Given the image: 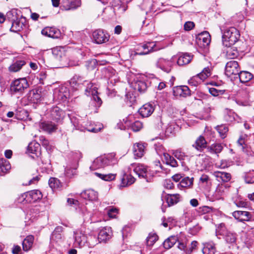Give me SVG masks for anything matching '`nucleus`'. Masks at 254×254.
<instances>
[{
    "mask_svg": "<svg viewBox=\"0 0 254 254\" xmlns=\"http://www.w3.org/2000/svg\"><path fill=\"white\" fill-rule=\"evenodd\" d=\"M225 92V90H220L215 88H210L209 92L213 96H217L223 94Z\"/></svg>",
    "mask_w": 254,
    "mask_h": 254,
    "instance_id": "nucleus-51",
    "label": "nucleus"
},
{
    "mask_svg": "<svg viewBox=\"0 0 254 254\" xmlns=\"http://www.w3.org/2000/svg\"><path fill=\"white\" fill-rule=\"evenodd\" d=\"M92 96V99L95 102V106L98 108L100 107L102 104V101L98 96V92H97V93L94 94Z\"/></svg>",
    "mask_w": 254,
    "mask_h": 254,
    "instance_id": "nucleus-53",
    "label": "nucleus"
},
{
    "mask_svg": "<svg viewBox=\"0 0 254 254\" xmlns=\"http://www.w3.org/2000/svg\"><path fill=\"white\" fill-rule=\"evenodd\" d=\"M41 98V91L38 89L31 90L28 93V100L33 103H37L40 102Z\"/></svg>",
    "mask_w": 254,
    "mask_h": 254,
    "instance_id": "nucleus-28",
    "label": "nucleus"
},
{
    "mask_svg": "<svg viewBox=\"0 0 254 254\" xmlns=\"http://www.w3.org/2000/svg\"><path fill=\"white\" fill-rule=\"evenodd\" d=\"M49 185L52 189L59 188L61 186L60 180L56 178H51L49 180Z\"/></svg>",
    "mask_w": 254,
    "mask_h": 254,
    "instance_id": "nucleus-46",
    "label": "nucleus"
},
{
    "mask_svg": "<svg viewBox=\"0 0 254 254\" xmlns=\"http://www.w3.org/2000/svg\"><path fill=\"white\" fill-rule=\"evenodd\" d=\"M80 5V0H63V6L67 10L75 9Z\"/></svg>",
    "mask_w": 254,
    "mask_h": 254,
    "instance_id": "nucleus-25",
    "label": "nucleus"
},
{
    "mask_svg": "<svg viewBox=\"0 0 254 254\" xmlns=\"http://www.w3.org/2000/svg\"><path fill=\"white\" fill-rule=\"evenodd\" d=\"M197 245V242L196 241H193L191 242L190 244V246L188 248L187 250V254H190L191 252L194 250Z\"/></svg>",
    "mask_w": 254,
    "mask_h": 254,
    "instance_id": "nucleus-62",
    "label": "nucleus"
},
{
    "mask_svg": "<svg viewBox=\"0 0 254 254\" xmlns=\"http://www.w3.org/2000/svg\"><path fill=\"white\" fill-rule=\"evenodd\" d=\"M11 169V165L9 162L4 158L0 159V173L3 174L9 172Z\"/></svg>",
    "mask_w": 254,
    "mask_h": 254,
    "instance_id": "nucleus-34",
    "label": "nucleus"
},
{
    "mask_svg": "<svg viewBox=\"0 0 254 254\" xmlns=\"http://www.w3.org/2000/svg\"><path fill=\"white\" fill-rule=\"evenodd\" d=\"M134 155L138 158H141L144 153V146L141 143H136L133 146Z\"/></svg>",
    "mask_w": 254,
    "mask_h": 254,
    "instance_id": "nucleus-37",
    "label": "nucleus"
},
{
    "mask_svg": "<svg viewBox=\"0 0 254 254\" xmlns=\"http://www.w3.org/2000/svg\"><path fill=\"white\" fill-rule=\"evenodd\" d=\"M118 213V210L116 208H109L108 210V214L111 218H114Z\"/></svg>",
    "mask_w": 254,
    "mask_h": 254,
    "instance_id": "nucleus-61",
    "label": "nucleus"
},
{
    "mask_svg": "<svg viewBox=\"0 0 254 254\" xmlns=\"http://www.w3.org/2000/svg\"><path fill=\"white\" fill-rule=\"evenodd\" d=\"M154 111V106L150 103H146L139 109L138 112L143 118H147L149 117Z\"/></svg>",
    "mask_w": 254,
    "mask_h": 254,
    "instance_id": "nucleus-18",
    "label": "nucleus"
},
{
    "mask_svg": "<svg viewBox=\"0 0 254 254\" xmlns=\"http://www.w3.org/2000/svg\"><path fill=\"white\" fill-rule=\"evenodd\" d=\"M247 137V135H241L239 138V139L237 141V143L238 144L242 147V149L243 150H244V148H245V147H244V145H245V138Z\"/></svg>",
    "mask_w": 254,
    "mask_h": 254,
    "instance_id": "nucleus-63",
    "label": "nucleus"
},
{
    "mask_svg": "<svg viewBox=\"0 0 254 254\" xmlns=\"http://www.w3.org/2000/svg\"><path fill=\"white\" fill-rule=\"evenodd\" d=\"M17 9H12L6 13V17L10 22H13L18 18V14Z\"/></svg>",
    "mask_w": 254,
    "mask_h": 254,
    "instance_id": "nucleus-44",
    "label": "nucleus"
},
{
    "mask_svg": "<svg viewBox=\"0 0 254 254\" xmlns=\"http://www.w3.org/2000/svg\"><path fill=\"white\" fill-rule=\"evenodd\" d=\"M40 142L42 145L47 149L50 150L51 146L49 144V141L45 137L41 136L40 137Z\"/></svg>",
    "mask_w": 254,
    "mask_h": 254,
    "instance_id": "nucleus-57",
    "label": "nucleus"
},
{
    "mask_svg": "<svg viewBox=\"0 0 254 254\" xmlns=\"http://www.w3.org/2000/svg\"><path fill=\"white\" fill-rule=\"evenodd\" d=\"M41 33L52 38H59L61 36L60 30L55 27H46L42 29Z\"/></svg>",
    "mask_w": 254,
    "mask_h": 254,
    "instance_id": "nucleus-15",
    "label": "nucleus"
},
{
    "mask_svg": "<svg viewBox=\"0 0 254 254\" xmlns=\"http://www.w3.org/2000/svg\"><path fill=\"white\" fill-rule=\"evenodd\" d=\"M173 154L176 158L180 160H183L187 157L184 152L179 149L174 151Z\"/></svg>",
    "mask_w": 254,
    "mask_h": 254,
    "instance_id": "nucleus-54",
    "label": "nucleus"
},
{
    "mask_svg": "<svg viewBox=\"0 0 254 254\" xmlns=\"http://www.w3.org/2000/svg\"><path fill=\"white\" fill-rule=\"evenodd\" d=\"M155 46L154 42H147L144 44H139L135 49V55H145L149 54L150 52L154 51V48Z\"/></svg>",
    "mask_w": 254,
    "mask_h": 254,
    "instance_id": "nucleus-11",
    "label": "nucleus"
},
{
    "mask_svg": "<svg viewBox=\"0 0 254 254\" xmlns=\"http://www.w3.org/2000/svg\"><path fill=\"white\" fill-rule=\"evenodd\" d=\"M40 148V144L37 142L33 141L30 142L27 147V151L29 153L36 154L38 152Z\"/></svg>",
    "mask_w": 254,
    "mask_h": 254,
    "instance_id": "nucleus-42",
    "label": "nucleus"
},
{
    "mask_svg": "<svg viewBox=\"0 0 254 254\" xmlns=\"http://www.w3.org/2000/svg\"><path fill=\"white\" fill-rule=\"evenodd\" d=\"M215 252L216 249L213 243H207L204 245L202 249L203 254H214Z\"/></svg>",
    "mask_w": 254,
    "mask_h": 254,
    "instance_id": "nucleus-39",
    "label": "nucleus"
},
{
    "mask_svg": "<svg viewBox=\"0 0 254 254\" xmlns=\"http://www.w3.org/2000/svg\"><path fill=\"white\" fill-rule=\"evenodd\" d=\"M240 67L238 63L235 61L228 62L225 66V74L228 77L238 76L240 73ZM235 78V76H234Z\"/></svg>",
    "mask_w": 254,
    "mask_h": 254,
    "instance_id": "nucleus-10",
    "label": "nucleus"
},
{
    "mask_svg": "<svg viewBox=\"0 0 254 254\" xmlns=\"http://www.w3.org/2000/svg\"><path fill=\"white\" fill-rule=\"evenodd\" d=\"M65 116V113L64 111L57 106L52 108L49 113V118L57 124L61 123Z\"/></svg>",
    "mask_w": 254,
    "mask_h": 254,
    "instance_id": "nucleus-7",
    "label": "nucleus"
},
{
    "mask_svg": "<svg viewBox=\"0 0 254 254\" xmlns=\"http://www.w3.org/2000/svg\"><path fill=\"white\" fill-rule=\"evenodd\" d=\"M239 38V32L236 28L233 27L228 28L222 36L223 45L226 47H230L238 41Z\"/></svg>",
    "mask_w": 254,
    "mask_h": 254,
    "instance_id": "nucleus-3",
    "label": "nucleus"
},
{
    "mask_svg": "<svg viewBox=\"0 0 254 254\" xmlns=\"http://www.w3.org/2000/svg\"><path fill=\"white\" fill-rule=\"evenodd\" d=\"M134 182L135 179L132 176L125 174L122 178L121 186L125 187L132 184Z\"/></svg>",
    "mask_w": 254,
    "mask_h": 254,
    "instance_id": "nucleus-38",
    "label": "nucleus"
},
{
    "mask_svg": "<svg viewBox=\"0 0 254 254\" xmlns=\"http://www.w3.org/2000/svg\"><path fill=\"white\" fill-rule=\"evenodd\" d=\"M112 233L110 227H105L100 230L98 236L99 242H106L112 237Z\"/></svg>",
    "mask_w": 254,
    "mask_h": 254,
    "instance_id": "nucleus-24",
    "label": "nucleus"
},
{
    "mask_svg": "<svg viewBox=\"0 0 254 254\" xmlns=\"http://www.w3.org/2000/svg\"><path fill=\"white\" fill-rule=\"evenodd\" d=\"M75 242L79 244V246L84 245L85 241L88 244L89 247H93L97 244V239L95 236H90L86 240L85 236L84 235H80L76 234L75 236Z\"/></svg>",
    "mask_w": 254,
    "mask_h": 254,
    "instance_id": "nucleus-12",
    "label": "nucleus"
},
{
    "mask_svg": "<svg viewBox=\"0 0 254 254\" xmlns=\"http://www.w3.org/2000/svg\"><path fill=\"white\" fill-rule=\"evenodd\" d=\"M227 55L230 58L234 59L238 56V52L236 49L229 47V49L227 51Z\"/></svg>",
    "mask_w": 254,
    "mask_h": 254,
    "instance_id": "nucleus-52",
    "label": "nucleus"
},
{
    "mask_svg": "<svg viewBox=\"0 0 254 254\" xmlns=\"http://www.w3.org/2000/svg\"><path fill=\"white\" fill-rule=\"evenodd\" d=\"M81 197L89 201H96L98 199V193L92 189H88L80 193Z\"/></svg>",
    "mask_w": 254,
    "mask_h": 254,
    "instance_id": "nucleus-22",
    "label": "nucleus"
},
{
    "mask_svg": "<svg viewBox=\"0 0 254 254\" xmlns=\"http://www.w3.org/2000/svg\"><path fill=\"white\" fill-rule=\"evenodd\" d=\"M210 75L211 73L210 68L208 67H205L201 72L192 76L189 80V84L190 86L195 87L202 82L208 76H210Z\"/></svg>",
    "mask_w": 254,
    "mask_h": 254,
    "instance_id": "nucleus-5",
    "label": "nucleus"
},
{
    "mask_svg": "<svg viewBox=\"0 0 254 254\" xmlns=\"http://www.w3.org/2000/svg\"><path fill=\"white\" fill-rule=\"evenodd\" d=\"M216 235L222 236L225 242L232 247L237 246V234L227 229L224 223L219 224L216 229Z\"/></svg>",
    "mask_w": 254,
    "mask_h": 254,
    "instance_id": "nucleus-2",
    "label": "nucleus"
},
{
    "mask_svg": "<svg viewBox=\"0 0 254 254\" xmlns=\"http://www.w3.org/2000/svg\"><path fill=\"white\" fill-rule=\"evenodd\" d=\"M29 84L25 78L17 79L13 81L10 85L11 90L14 92H22L28 87Z\"/></svg>",
    "mask_w": 254,
    "mask_h": 254,
    "instance_id": "nucleus-9",
    "label": "nucleus"
},
{
    "mask_svg": "<svg viewBox=\"0 0 254 254\" xmlns=\"http://www.w3.org/2000/svg\"><path fill=\"white\" fill-rule=\"evenodd\" d=\"M108 160L104 158L103 156H101L96 158L93 162L90 168L92 170H95L98 169L103 168L108 166Z\"/></svg>",
    "mask_w": 254,
    "mask_h": 254,
    "instance_id": "nucleus-21",
    "label": "nucleus"
},
{
    "mask_svg": "<svg viewBox=\"0 0 254 254\" xmlns=\"http://www.w3.org/2000/svg\"><path fill=\"white\" fill-rule=\"evenodd\" d=\"M11 27L10 30L13 32H18L24 28L26 26V18L21 16L20 17L11 22Z\"/></svg>",
    "mask_w": 254,
    "mask_h": 254,
    "instance_id": "nucleus-14",
    "label": "nucleus"
},
{
    "mask_svg": "<svg viewBox=\"0 0 254 254\" xmlns=\"http://www.w3.org/2000/svg\"><path fill=\"white\" fill-rule=\"evenodd\" d=\"M158 237L155 233H150L146 239V245L152 246L157 241Z\"/></svg>",
    "mask_w": 254,
    "mask_h": 254,
    "instance_id": "nucleus-45",
    "label": "nucleus"
},
{
    "mask_svg": "<svg viewBox=\"0 0 254 254\" xmlns=\"http://www.w3.org/2000/svg\"><path fill=\"white\" fill-rule=\"evenodd\" d=\"M174 94L176 96L186 97L190 95V90L187 86H180L173 89Z\"/></svg>",
    "mask_w": 254,
    "mask_h": 254,
    "instance_id": "nucleus-20",
    "label": "nucleus"
},
{
    "mask_svg": "<svg viewBox=\"0 0 254 254\" xmlns=\"http://www.w3.org/2000/svg\"><path fill=\"white\" fill-rule=\"evenodd\" d=\"M77 166H78V165L76 164L74 168H66L65 170V174L66 175V176L68 177H71L74 174H75L76 169L77 167Z\"/></svg>",
    "mask_w": 254,
    "mask_h": 254,
    "instance_id": "nucleus-55",
    "label": "nucleus"
},
{
    "mask_svg": "<svg viewBox=\"0 0 254 254\" xmlns=\"http://www.w3.org/2000/svg\"><path fill=\"white\" fill-rule=\"evenodd\" d=\"M214 175L218 181L228 182L231 179V175L229 173L217 171L214 172Z\"/></svg>",
    "mask_w": 254,
    "mask_h": 254,
    "instance_id": "nucleus-32",
    "label": "nucleus"
},
{
    "mask_svg": "<svg viewBox=\"0 0 254 254\" xmlns=\"http://www.w3.org/2000/svg\"><path fill=\"white\" fill-rule=\"evenodd\" d=\"M233 216L240 222L249 221L252 218L251 213L246 211H235L232 213Z\"/></svg>",
    "mask_w": 254,
    "mask_h": 254,
    "instance_id": "nucleus-16",
    "label": "nucleus"
},
{
    "mask_svg": "<svg viewBox=\"0 0 254 254\" xmlns=\"http://www.w3.org/2000/svg\"><path fill=\"white\" fill-rule=\"evenodd\" d=\"M52 54L55 59L60 60L62 57L63 52L58 48H56L53 49Z\"/></svg>",
    "mask_w": 254,
    "mask_h": 254,
    "instance_id": "nucleus-56",
    "label": "nucleus"
},
{
    "mask_svg": "<svg viewBox=\"0 0 254 254\" xmlns=\"http://www.w3.org/2000/svg\"><path fill=\"white\" fill-rule=\"evenodd\" d=\"M244 177L247 184L254 183V171H250L245 173Z\"/></svg>",
    "mask_w": 254,
    "mask_h": 254,
    "instance_id": "nucleus-47",
    "label": "nucleus"
},
{
    "mask_svg": "<svg viewBox=\"0 0 254 254\" xmlns=\"http://www.w3.org/2000/svg\"><path fill=\"white\" fill-rule=\"evenodd\" d=\"M34 237L32 235H29L26 237L22 243L23 250L24 251H29L32 247Z\"/></svg>",
    "mask_w": 254,
    "mask_h": 254,
    "instance_id": "nucleus-35",
    "label": "nucleus"
},
{
    "mask_svg": "<svg viewBox=\"0 0 254 254\" xmlns=\"http://www.w3.org/2000/svg\"><path fill=\"white\" fill-rule=\"evenodd\" d=\"M164 159L167 165H170L172 167L178 166V163L174 158L169 155L168 153L164 154Z\"/></svg>",
    "mask_w": 254,
    "mask_h": 254,
    "instance_id": "nucleus-43",
    "label": "nucleus"
},
{
    "mask_svg": "<svg viewBox=\"0 0 254 254\" xmlns=\"http://www.w3.org/2000/svg\"><path fill=\"white\" fill-rule=\"evenodd\" d=\"M26 64V62L21 59H16L8 67V70L10 72H16L19 71L22 67Z\"/></svg>",
    "mask_w": 254,
    "mask_h": 254,
    "instance_id": "nucleus-27",
    "label": "nucleus"
},
{
    "mask_svg": "<svg viewBox=\"0 0 254 254\" xmlns=\"http://www.w3.org/2000/svg\"><path fill=\"white\" fill-rule=\"evenodd\" d=\"M28 193L27 192L23 193L19 196L18 198V201L20 203H29L28 201Z\"/></svg>",
    "mask_w": 254,
    "mask_h": 254,
    "instance_id": "nucleus-58",
    "label": "nucleus"
},
{
    "mask_svg": "<svg viewBox=\"0 0 254 254\" xmlns=\"http://www.w3.org/2000/svg\"><path fill=\"white\" fill-rule=\"evenodd\" d=\"M194 23L192 21H187L184 24V29L186 31H190L194 27Z\"/></svg>",
    "mask_w": 254,
    "mask_h": 254,
    "instance_id": "nucleus-64",
    "label": "nucleus"
},
{
    "mask_svg": "<svg viewBox=\"0 0 254 254\" xmlns=\"http://www.w3.org/2000/svg\"><path fill=\"white\" fill-rule=\"evenodd\" d=\"M207 144L205 138L203 136L200 135L192 144V147L199 151H201L206 148L207 151L211 154H218L222 151L223 148L220 143H213L207 147Z\"/></svg>",
    "mask_w": 254,
    "mask_h": 254,
    "instance_id": "nucleus-1",
    "label": "nucleus"
},
{
    "mask_svg": "<svg viewBox=\"0 0 254 254\" xmlns=\"http://www.w3.org/2000/svg\"><path fill=\"white\" fill-rule=\"evenodd\" d=\"M193 178L186 177L183 178L179 184L180 188H190L193 185Z\"/></svg>",
    "mask_w": 254,
    "mask_h": 254,
    "instance_id": "nucleus-41",
    "label": "nucleus"
},
{
    "mask_svg": "<svg viewBox=\"0 0 254 254\" xmlns=\"http://www.w3.org/2000/svg\"><path fill=\"white\" fill-rule=\"evenodd\" d=\"M130 117L124 119L122 122H120L117 124L119 128L121 129H126L127 127H130L134 131H139L143 127V124L139 121H135L131 123L130 120Z\"/></svg>",
    "mask_w": 254,
    "mask_h": 254,
    "instance_id": "nucleus-6",
    "label": "nucleus"
},
{
    "mask_svg": "<svg viewBox=\"0 0 254 254\" xmlns=\"http://www.w3.org/2000/svg\"><path fill=\"white\" fill-rule=\"evenodd\" d=\"M197 39L200 43H202L204 47L208 46L211 41L210 35L207 31H204L198 34Z\"/></svg>",
    "mask_w": 254,
    "mask_h": 254,
    "instance_id": "nucleus-31",
    "label": "nucleus"
},
{
    "mask_svg": "<svg viewBox=\"0 0 254 254\" xmlns=\"http://www.w3.org/2000/svg\"><path fill=\"white\" fill-rule=\"evenodd\" d=\"M15 116L17 119L23 120L27 116V112L26 110L19 108L16 111Z\"/></svg>",
    "mask_w": 254,
    "mask_h": 254,
    "instance_id": "nucleus-48",
    "label": "nucleus"
},
{
    "mask_svg": "<svg viewBox=\"0 0 254 254\" xmlns=\"http://www.w3.org/2000/svg\"><path fill=\"white\" fill-rule=\"evenodd\" d=\"M93 39L97 44H102L108 41L110 36L102 29H98L93 33Z\"/></svg>",
    "mask_w": 254,
    "mask_h": 254,
    "instance_id": "nucleus-13",
    "label": "nucleus"
},
{
    "mask_svg": "<svg viewBox=\"0 0 254 254\" xmlns=\"http://www.w3.org/2000/svg\"><path fill=\"white\" fill-rule=\"evenodd\" d=\"M154 147L157 153L160 156L163 155L164 156V154L167 153L165 152V149L162 144L160 143L154 144Z\"/></svg>",
    "mask_w": 254,
    "mask_h": 254,
    "instance_id": "nucleus-50",
    "label": "nucleus"
},
{
    "mask_svg": "<svg viewBox=\"0 0 254 254\" xmlns=\"http://www.w3.org/2000/svg\"><path fill=\"white\" fill-rule=\"evenodd\" d=\"M176 59L177 63L179 66H183L189 64L191 61L192 56L188 53H183L174 56Z\"/></svg>",
    "mask_w": 254,
    "mask_h": 254,
    "instance_id": "nucleus-17",
    "label": "nucleus"
},
{
    "mask_svg": "<svg viewBox=\"0 0 254 254\" xmlns=\"http://www.w3.org/2000/svg\"><path fill=\"white\" fill-rule=\"evenodd\" d=\"M82 84L86 87L85 89V94L87 96L92 95L97 93V87L96 84L91 81L84 80Z\"/></svg>",
    "mask_w": 254,
    "mask_h": 254,
    "instance_id": "nucleus-23",
    "label": "nucleus"
},
{
    "mask_svg": "<svg viewBox=\"0 0 254 254\" xmlns=\"http://www.w3.org/2000/svg\"><path fill=\"white\" fill-rule=\"evenodd\" d=\"M40 128L49 133L55 132L58 129V124L52 122H44L40 124Z\"/></svg>",
    "mask_w": 254,
    "mask_h": 254,
    "instance_id": "nucleus-19",
    "label": "nucleus"
},
{
    "mask_svg": "<svg viewBox=\"0 0 254 254\" xmlns=\"http://www.w3.org/2000/svg\"><path fill=\"white\" fill-rule=\"evenodd\" d=\"M133 171L139 178L145 179L147 182L151 181L152 177L154 175V172L151 173L148 171L147 168L142 164L137 165Z\"/></svg>",
    "mask_w": 254,
    "mask_h": 254,
    "instance_id": "nucleus-8",
    "label": "nucleus"
},
{
    "mask_svg": "<svg viewBox=\"0 0 254 254\" xmlns=\"http://www.w3.org/2000/svg\"><path fill=\"white\" fill-rule=\"evenodd\" d=\"M181 196L179 193L167 194L165 198L169 206H173L178 203L181 199Z\"/></svg>",
    "mask_w": 254,
    "mask_h": 254,
    "instance_id": "nucleus-26",
    "label": "nucleus"
},
{
    "mask_svg": "<svg viewBox=\"0 0 254 254\" xmlns=\"http://www.w3.org/2000/svg\"><path fill=\"white\" fill-rule=\"evenodd\" d=\"M29 203L34 202L42 198V192L37 190L27 191Z\"/></svg>",
    "mask_w": 254,
    "mask_h": 254,
    "instance_id": "nucleus-29",
    "label": "nucleus"
},
{
    "mask_svg": "<svg viewBox=\"0 0 254 254\" xmlns=\"http://www.w3.org/2000/svg\"><path fill=\"white\" fill-rule=\"evenodd\" d=\"M221 138L224 139L227 136L228 127L225 125H218L215 127Z\"/></svg>",
    "mask_w": 254,
    "mask_h": 254,
    "instance_id": "nucleus-40",
    "label": "nucleus"
},
{
    "mask_svg": "<svg viewBox=\"0 0 254 254\" xmlns=\"http://www.w3.org/2000/svg\"><path fill=\"white\" fill-rule=\"evenodd\" d=\"M238 76L242 83L249 82L253 78V75L247 71H240Z\"/></svg>",
    "mask_w": 254,
    "mask_h": 254,
    "instance_id": "nucleus-33",
    "label": "nucleus"
},
{
    "mask_svg": "<svg viewBox=\"0 0 254 254\" xmlns=\"http://www.w3.org/2000/svg\"><path fill=\"white\" fill-rule=\"evenodd\" d=\"M104 158H106L108 160V165H109L111 163H114V161H115V154L114 153H112L109 154H108L106 156H103Z\"/></svg>",
    "mask_w": 254,
    "mask_h": 254,
    "instance_id": "nucleus-60",
    "label": "nucleus"
},
{
    "mask_svg": "<svg viewBox=\"0 0 254 254\" xmlns=\"http://www.w3.org/2000/svg\"><path fill=\"white\" fill-rule=\"evenodd\" d=\"M101 126L102 125H99L97 126L96 125L95 127H93V126H89L88 127H87L86 128V129L92 132H97L99 131L101 129Z\"/></svg>",
    "mask_w": 254,
    "mask_h": 254,
    "instance_id": "nucleus-59",
    "label": "nucleus"
},
{
    "mask_svg": "<svg viewBox=\"0 0 254 254\" xmlns=\"http://www.w3.org/2000/svg\"><path fill=\"white\" fill-rule=\"evenodd\" d=\"M177 241H178L177 237L171 236L165 240L163 245L165 249L168 250L171 248Z\"/></svg>",
    "mask_w": 254,
    "mask_h": 254,
    "instance_id": "nucleus-36",
    "label": "nucleus"
},
{
    "mask_svg": "<svg viewBox=\"0 0 254 254\" xmlns=\"http://www.w3.org/2000/svg\"><path fill=\"white\" fill-rule=\"evenodd\" d=\"M132 85L135 90H137L141 93L144 92L147 88L146 83L143 80L139 79L132 82Z\"/></svg>",
    "mask_w": 254,
    "mask_h": 254,
    "instance_id": "nucleus-30",
    "label": "nucleus"
},
{
    "mask_svg": "<svg viewBox=\"0 0 254 254\" xmlns=\"http://www.w3.org/2000/svg\"><path fill=\"white\" fill-rule=\"evenodd\" d=\"M70 120L71 123L72 124L73 126L75 127L76 129H81L80 122L79 120L76 117L72 116L70 117Z\"/></svg>",
    "mask_w": 254,
    "mask_h": 254,
    "instance_id": "nucleus-49",
    "label": "nucleus"
},
{
    "mask_svg": "<svg viewBox=\"0 0 254 254\" xmlns=\"http://www.w3.org/2000/svg\"><path fill=\"white\" fill-rule=\"evenodd\" d=\"M176 62L175 57H171L170 59L159 58L156 62V65L166 73H170Z\"/></svg>",
    "mask_w": 254,
    "mask_h": 254,
    "instance_id": "nucleus-4",
    "label": "nucleus"
}]
</instances>
